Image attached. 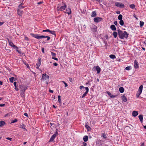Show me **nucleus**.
<instances>
[{"instance_id":"obj_46","label":"nucleus","mask_w":146,"mask_h":146,"mask_svg":"<svg viewBox=\"0 0 146 146\" xmlns=\"http://www.w3.org/2000/svg\"><path fill=\"white\" fill-rule=\"evenodd\" d=\"M50 30L48 29L43 30L42 31L43 32H49Z\"/></svg>"},{"instance_id":"obj_59","label":"nucleus","mask_w":146,"mask_h":146,"mask_svg":"<svg viewBox=\"0 0 146 146\" xmlns=\"http://www.w3.org/2000/svg\"><path fill=\"white\" fill-rule=\"evenodd\" d=\"M3 82H2V81H0V85H3Z\"/></svg>"},{"instance_id":"obj_63","label":"nucleus","mask_w":146,"mask_h":146,"mask_svg":"<svg viewBox=\"0 0 146 146\" xmlns=\"http://www.w3.org/2000/svg\"><path fill=\"white\" fill-rule=\"evenodd\" d=\"M42 3V2H38V4H41Z\"/></svg>"},{"instance_id":"obj_34","label":"nucleus","mask_w":146,"mask_h":146,"mask_svg":"<svg viewBox=\"0 0 146 146\" xmlns=\"http://www.w3.org/2000/svg\"><path fill=\"white\" fill-rule=\"evenodd\" d=\"M144 24V22L143 21H140L139 23L140 26L142 27Z\"/></svg>"},{"instance_id":"obj_2","label":"nucleus","mask_w":146,"mask_h":146,"mask_svg":"<svg viewBox=\"0 0 146 146\" xmlns=\"http://www.w3.org/2000/svg\"><path fill=\"white\" fill-rule=\"evenodd\" d=\"M31 35L34 37H35L37 39H40L42 38H47V41L49 40L50 38V37L46 36L44 35H41V36H39L37 34H31Z\"/></svg>"},{"instance_id":"obj_31","label":"nucleus","mask_w":146,"mask_h":146,"mask_svg":"<svg viewBox=\"0 0 146 146\" xmlns=\"http://www.w3.org/2000/svg\"><path fill=\"white\" fill-rule=\"evenodd\" d=\"M110 58L112 59H114L116 58L115 56V55L113 54L110 55Z\"/></svg>"},{"instance_id":"obj_3","label":"nucleus","mask_w":146,"mask_h":146,"mask_svg":"<svg viewBox=\"0 0 146 146\" xmlns=\"http://www.w3.org/2000/svg\"><path fill=\"white\" fill-rule=\"evenodd\" d=\"M42 81H46L45 83L48 84L49 81V76L46 74H43L41 78Z\"/></svg>"},{"instance_id":"obj_53","label":"nucleus","mask_w":146,"mask_h":146,"mask_svg":"<svg viewBox=\"0 0 146 146\" xmlns=\"http://www.w3.org/2000/svg\"><path fill=\"white\" fill-rule=\"evenodd\" d=\"M69 79L70 82H72V78H69Z\"/></svg>"},{"instance_id":"obj_64","label":"nucleus","mask_w":146,"mask_h":146,"mask_svg":"<svg viewBox=\"0 0 146 146\" xmlns=\"http://www.w3.org/2000/svg\"><path fill=\"white\" fill-rule=\"evenodd\" d=\"M143 127L144 129H146V125L144 126Z\"/></svg>"},{"instance_id":"obj_33","label":"nucleus","mask_w":146,"mask_h":146,"mask_svg":"<svg viewBox=\"0 0 146 146\" xmlns=\"http://www.w3.org/2000/svg\"><path fill=\"white\" fill-rule=\"evenodd\" d=\"M118 19L120 20H122V15L121 14L119 15L118 17Z\"/></svg>"},{"instance_id":"obj_26","label":"nucleus","mask_w":146,"mask_h":146,"mask_svg":"<svg viewBox=\"0 0 146 146\" xmlns=\"http://www.w3.org/2000/svg\"><path fill=\"white\" fill-rule=\"evenodd\" d=\"M5 124V122L3 121H0V127H2Z\"/></svg>"},{"instance_id":"obj_12","label":"nucleus","mask_w":146,"mask_h":146,"mask_svg":"<svg viewBox=\"0 0 146 146\" xmlns=\"http://www.w3.org/2000/svg\"><path fill=\"white\" fill-rule=\"evenodd\" d=\"M41 64V58H38V62L37 64H36V65L37 67H36V68L37 69H38L39 68V67L40 66Z\"/></svg>"},{"instance_id":"obj_7","label":"nucleus","mask_w":146,"mask_h":146,"mask_svg":"<svg viewBox=\"0 0 146 146\" xmlns=\"http://www.w3.org/2000/svg\"><path fill=\"white\" fill-rule=\"evenodd\" d=\"M115 5L121 8H123L124 7V5L122 3L118 2H116L115 3Z\"/></svg>"},{"instance_id":"obj_42","label":"nucleus","mask_w":146,"mask_h":146,"mask_svg":"<svg viewBox=\"0 0 146 146\" xmlns=\"http://www.w3.org/2000/svg\"><path fill=\"white\" fill-rule=\"evenodd\" d=\"M131 68V67L130 66H128L125 68V69L127 70H129Z\"/></svg>"},{"instance_id":"obj_41","label":"nucleus","mask_w":146,"mask_h":146,"mask_svg":"<svg viewBox=\"0 0 146 146\" xmlns=\"http://www.w3.org/2000/svg\"><path fill=\"white\" fill-rule=\"evenodd\" d=\"M17 121V119H15L14 120H13L12 121H11V123H13L16 122Z\"/></svg>"},{"instance_id":"obj_36","label":"nucleus","mask_w":146,"mask_h":146,"mask_svg":"<svg viewBox=\"0 0 146 146\" xmlns=\"http://www.w3.org/2000/svg\"><path fill=\"white\" fill-rule=\"evenodd\" d=\"M61 96H58V102L59 103H61Z\"/></svg>"},{"instance_id":"obj_28","label":"nucleus","mask_w":146,"mask_h":146,"mask_svg":"<svg viewBox=\"0 0 146 146\" xmlns=\"http://www.w3.org/2000/svg\"><path fill=\"white\" fill-rule=\"evenodd\" d=\"M113 35L115 38H116L117 36V34L116 32H114L113 33Z\"/></svg>"},{"instance_id":"obj_15","label":"nucleus","mask_w":146,"mask_h":146,"mask_svg":"<svg viewBox=\"0 0 146 146\" xmlns=\"http://www.w3.org/2000/svg\"><path fill=\"white\" fill-rule=\"evenodd\" d=\"M94 68H96L98 74H99L100 72L101 71V68L98 66H94Z\"/></svg>"},{"instance_id":"obj_4","label":"nucleus","mask_w":146,"mask_h":146,"mask_svg":"<svg viewBox=\"0 0 146 146\" xmlns=\"http://www.w3.org/2000/svg\"><path fill=\"white\" fill-rule=\"evenodd\" d=\"M84 88L86 90V92L82 95V98H83L85 97L87 95V94L89 92V89L88 87H84V86H80V90H82L83 88Z\"/></svg>"},{"instance_id":"obj_47","label":"nucleus","mask_w":146,"mask_h":146,"mask_svg":"<svg viewBox=\"0 0 146 146\" xmlns=\"http://www.w3.org/2000/svg\"><path fill=\"white\" fill-rule=\"evenodd\" d=\"M83 145L81 146H86L87 145V144L86 143L83 142L82 143Z\"/></svg>"},{"instance_id":"obj_55","label":"nucleus","mask_w":146,"mask_h":146,"mask_svg":"<svg viewBox=\"0 0 146 146\" xmlns=\"http://www.w3.org/2000/svg\"><path fill=\"white\" fill-rule=\"evenodd\" d=\"M25 39L27 40H29L27 36H26L25 37Z\"/></svg>"},{"instance_id":"obj_45","label":"nucleus","mask_w":146,"mask_h":146,"mask_svg":"<svg viewBox=\"0 0 146 146\" xmlns=\"http://www.w3.org/2000/svg\"><path fill=\"white\" fill-rule=\"evenodd\" d=\"M141 93H140L139 92H137V93L136 94V96L137 98H138L139 96V95L141 94Z\"/></svg>"},{"instance_id":"obj_17","label":"nucleus","mask_w":146,"mask_h":146,"mask_svg":"<svg viewBox=\"0 0 146 146\" xmlns=\"http://www.w3.org/2000/svg\"><path fill=\"white\" fill-rule=\"evenodd\" d=\"M71 13V10L70 8H67L66 10L65 13L68 14V15H70Z\"/></svg>"},{"instance_id":"obj_32","label":"nucleus","mask_w":146,"mask_h":146,"mask_svg":"<svg viewBox=\"0 0 146 146\" xmlns=\"http://www.w3.org/2000/svg\"><path fill=\"white\" fill-rule=\"evenodd\" d=\"M51 34L54 35L55 36H56V34H55V31H53L50 30L49 32Z\"/></svg>"},{"instance_id":"obj_29","label":"nucleus","mask_w":146,"mask_h":146,"mask_svg":"<svg viewBox=\"0 0 146 146\" xmlns=\"http://www.w3.org/2000/svg\"><path fill=\"white\" fill-rule=\"evenodd\" d=\"M102 137H103L104 139H106L107 137L105 133H102L101 135Z\"/></svg>"},{"instance_id":"obj_49","label":"nucleus","mask_w":146,"mask_h":146,"mask_svg":"<svg viewBox=\"0 0 146 146\" xmlns=\"http://www.w3.org/2000/svg\"><path fill=\"white\" fill-rule=\"evenodd\" d=\"M113 23L116 26L117 25V23L116 21H115Z\"/></svg>"},{"instance_id":"obj_60","label":"nucleus","mask_w":146,"mask_h":146,"mask_svg":"<svg viewBox=\"0 0 146 146\" xmlns=\"http://www.w3.org/2000/svg\"><path fill=\"white\" fill-rule=\"evenodd\" d=\"M120 12L119 11H117L116 12L117 13V14H119L120 13Z\"/></svg>"},{"instance_id":"obj_24","label":"nucleus","mask_w":146,"mask_h":146,"mask_svg":"<svg viewBox=\"0 0 146 146\" xmlns=\"http://www.w3.org/2000/svg\"><path fill=\"white\" fill-rule=\"evenodd\" d=\"M139 118L141 122H142L143 121V115H139Z\"/></svg>"},{"instance_id":"obj_52","label":"nucleus","mask_w":146,"mask_h":146,"mask_svg":"<svg viewBox=\"0 0 146 146\" xmlns=\"http://www.w3.org/2000/svg\"><path fill=\"white\" fill-rule=\"evenodd\" d=\"M53 64V65L55 66H57L58 65L57 63H56V62L54 63Z\"/></svg>"},{"instance_id":"obj_54","label":"nucleus","mask_w":146,"mask_h":146,"mask_svg":"<svg viewBox=\"0 0 146 146\" xmlns=\"http://www.w3.org/2000/svg\"><path fill=\"white\" fill-rule=\"evenodd\" d=\"M5 104H0V107H3L5 106Z\"/></svg>"},{"instance_id":"obj_18","label":"nucleus","mask_w":146,"mask_h":146,"mask_svg":"<svg viewBox=\"0 0 146 146\" xmlns=\"http://www.w3.org/2000/svg\"><path fill=\"white\" fill-rule=\"evenodd\" d=\"M121 98L122 100L124 102H126L127 101V99L126 98V97H125V96L123 95L121 96Z\"/></svg>"},{"instance_id":"obj_37","label":"nucleus","mask_w":146,"mask_h":146,"mask_svg":"<svg viewBox=\"0 0 146 146\" xmlns=\"http://www.w3.org/2000/svg\"><path fill=\"white\" fill-rule=\"evenodd\" d=\"M129 7L133 9L135 8V6L134 4H131L130 5Z\"/></svg>"},{"instance_id":"obj_21","label":"nucleus","mask_w":146,"mask_h":146,"mask_svg":"<svg viewBox=\"0 0 146 146\" xmlns=\"http://www.w3.org/2000/svg\"><path fill=\"white\" fill-rule=\"evenodd\" d=\"M110 28L112 31H116V30L115 27L113 25H112L110 26Z\"/></svg>"},{"instance_id":"obj_56","label":"nucleus","mask_w":146,"mask_h":146,"mask_svg":"<svg viewBox=\"0 0 146 146\" xmlns=\"http://www.w3.org/2000/svg\"><path fill=\"white\" fill-rule=\"evenodd\" d=\"M24 115L26 116H27V117H28V114H27V113H24Z\"/></svg>"},{"instance_id":"obj_22","label":"nucleus","mask_w":146,"mask_h":146,"mask_svg":"<svg viewBox=\"0 0 146 146\" xmlns=\"http://www.w3.org/2000/svg\"><path fill=\"white\" fill-rule=\"evenodd\" d=\"M96 11H93L92 13L91 17H94L96 16Z\"/></svg>"},{"instance_id":"obj_1","label":"nucleus","mask_w":146,"mask_h":146,"mask_svg":"<svg viewBox=\"0 0 146 146\" xmlns=\"http://www.w3.org/2000/svg\"><path fill=\"white\" fill-rule=\"evenodd\" d=\"M117 32L119 37L121 39H123L124 38L126 39L128 37L129 34L126 31H123L119 29L117 30Z\"/></svg>"},{"instance_id":"obj_39","label":"nucleus","mask_w":146,"mask_h":146,"mask_svg":"<svg viewBox=\"0 0 146 146\" xmlns=\"http://www.w3.org/2000/svg\"><path fill=\"white\" fill-rule=\"evenodd\" d=\"M22 3L20 4L19 6L18 7L19 8V9L23 8L24 7L22 6Z\"/></svg>"},{"instance_id":"obj_50","label":"nucleus","mask_w":146,"mask_h":146,"mask_svg":"<svg viewBox=\"0 0 146 146\" xmlns=\"http://www.w3.org/2000/svg\"><path fill=\"white\" fill-rule=\"evenodd\" d=\"M42 51L43 53H44V50L43 48H42Z\"/></svg>"},{"instance_id":"obj_9","label":"nucleus","mask_w":146,"mask_h":146,"mask_svg":"<svg viewBox=\"0 0 146 146\" xmlns=\"http://www.w3.org/2000/svg\"><path fill=\"white\" fill-rule=\"evenodd\" d=\"M66 8V6L64 4V6H62L61 7H57V10L58 11H63V10H65Z\"/></svg>"},{"instance_id":"obj_40","label":"nucleus","mask_w":146,"mask_h":146,"mask_svg":"<svg viewBox=\"0 0 146 146\" xmlns=\"http://www.w3.org/2000/svg\"><path fill=\"white\" fill-rule=\"evenodd\" d=\"M110 97L111 98H115L117 96V95H112V94H111V93H110Z\"/></svg>"},{"instance_id":"obj_35","label":"nucleus","mask_w":146,"mask_h":146,"mask_svg":"<svg viewBox=\"0 0 146 146\" xmlns=\"http://www.w3.org/2000/svg\"><path fill=\"white\" fill-rule=\"evenodd\" d=\"M119 24L121 26H123L124 25V22L123 20H121L119 21Z\"/></svg>"},{"instance_id":"obj_10","label":"nucleus","mask_w":146,"mask_h":146,"mask_svg":"<svg viewBox=\"0 0 146 146\" xmlns=\"http://www.w3.org/2000/svg\"><path fill=\"white\" fill-rule=\"evenodd\" d=\"M9 44L10 46L13 47L14 49L17 50L18 49V48L12 42L9 41Z\"/></svg>"},{"instance_id":"obj_30","label":"nucleus","mask_w":146,"mask_h":146,"mask_svg":"<svg viewBox=\"0 0 146 146\" xmlns=\"http://www.w3.org/2000/svg\"><path fill=\"white\" fill-rule=\"evenodd\" d=\"M85 127L87 129L88 131H90L91 130V128L88 125H85Z\"/></svg>"},{"instance_id":"obj_5","label":"nucleus","mask_w":146,"mask_h":146,"mask_svg":"<svg viewBox=\"0 0 146 146\" xmlns=\"http://www.w3.org/2000/svg\"><path fill=\"white\" fill-rule=\"evenodd\" d=\"M19 88L21 89V91L24 94L25 91L27 89V87L25 86L21 85L19 86Z\"/></svg>"},{"instance_id":"obj_6","label":"nucleus","mask_w":146,"mask_h":146,"mask_svg":"<svg viewBox=\"0 0 146 146\" xmlns=\"http://www.w3.org/2000/svg\"><path fill=\"white\" fill-rule=\"evenodd\" d=\"M57 129L56 130V132H55V133L50 138L49 142H52L53 141L54 139L56 137V135H58V133L57 132Z\"/></svg>"},{"instance_id":"obj_61","label":"nucleus","mask_w":146,"mask_h":146,"mask_svg":"<svg viewBox=\"0 0 146 146\" xmlns=\"http://www.w3.org/2000/svg\"><path fill=\"white\" fill-rule=\"evenodd\" d=\"M88 84H89V85L90 84V82L89 81H88V83H86V84L87 85Z\"/></svg>"},{"instance_id":"obj_11","label":"nucleus","mask_w":146,"mask_h":146,"mask_svg":"<svg viewBox=\"0 0 146 146\" xmlns=\"http://www.w3.org/2000/svg\"><path fill=\"white\" fill-rule=\"evenodd\" d=\"M102 19V18L97 17L94 18V20L95 22L98 23Z\"/></svg>"},{"instance_id":"obj_51","label":"nucleus","mask_w":146,"mask_h":146,"mask_svg":"<svg viewBox=\"0 0 146 146\" xmlns=\"http://www.w3.org/2000/svg\"><path fill=\"white\" fill-rule=\"evenodd\" d=\"M6 139L7 140H8L10 141H11L12 139L10 137H7L6 138Z\"/></svg>"},{"instance_id":"obj_48","label":"nucleus","mask_w":146,"mask_h":146,"mask_svg":"<svg viewBox=\"0 0 146 146\" xmlns=\"http://www.w3.org/2000/svg\"><path fill=\"white\" fill-rule=\"evenodd\" d=\"M52 59L55 60H56L57 61L58 60V59L57 58L55 57H52Z\"/></svg>"},{"instance_id":"obj_19","label":"nucleus","mask_w":146,"mask_h":146,"mask_svg":"<svg viewBox=\"0 0 146 146\" xmlns=\"http://www.w3.org/2000/svg\"><path fill=\"white\" fill-rule=\"evenodd\" d=\"M143 88V86L142 85H141L138 89V92H139L140 93H141Z\"/></svg>"},{"instance_id":"obj_44","label":"nucleus","mask_w":146,"mask_h":146,"mask_svg":"<svg viewBox=\"0 0 146 146\" xmlns=\"http://www.w3.org/2000/svg\"><path fill=\"white\" fill-rule=\"evenodd\" d=\"M61 82H63L65 85V87H66L68 86V85L67 83L64 81H62Z\"/></svg>"},{"instance_id":"obj_8","label":"nucleus","mask_w":146,"mask_h":146,"mask_svg":"<svg viewBox=\"0 0 146 146\" xmlns=\"http://www.w3.org/2000/svg\"><path fill=\"white\" fill-rule=\"evenodd\" d=\"M91 29V30L95 33L97 31V27L95 25H93L92 26Z\"/></svg>"},{"instance_id":"obj_23","label":"nucleus","mask_w":146,"mask_h":146,"mask_svg":"<svg viewBox=\"0 0 146 146\" xmlns=\"http://www.w3.org/2000/svg\"><path fill=\"white\" fill-rule=\"evenodd\" d=\"M119 90L121 93H123L124 92V89L123 87H120L119 89Z\"/></svg>"},{"instance_id":"obj_14","label":"nucleus","mask_w":146,"mask_h":146,"mask_svg":"<svg viewBox=\"0 0 146 146\" xmlns=\"http://www.w3.org/2000/svg\"><path fill=\"white\" fill-rule=\"evenodd\" d=\"M132 115L134 117L137 116L138 114V112L136 111H134L132 113Z\"/></svg>"},{"instance_id":"obj_25","label":"nucleus","mask_w":146,"mask_h":146,"mask_svg":"<svg viewBox=\"0 0 146 146\" xmlns=\"http://www.w3.org/2000/svg\"><path fill=\"white\" fill-rule=\"evenodd\" d=\"M18 14L19 15L21 16L22 14V11L20 10V9H18L17 10Z\"/></svg>"},{"instance_id":"obj_27","label":"nucleus","mask_w":146,"mask_h":146,"mask_svg":"<svg viewBox=\"0 0 146 146\" xmlns=\"http://www.w3.org/2000/svg\"><path fill=\"white\" fill-rule=\"evenodd\" d=\"M14 86H15V89L17 91H18L19 90V89L18 88H17V86H16V84H17V82H14Z\"/></svg>"},{"instance_id":"obj_38","label":"nucleus","mask_w":146,"mask_h":146,"mask_svg":"<svg viewBox=\"0 0 146 146\" xmlns=\"http://www.w3.org/2000/svg\"><path fill=\"white\" fill-rule=\"evenodd\" d=\"M14 77H13L10 78H9V80H10V82H11V83H13V81L14 80Z\"/></svg>"},{"instance_id":"obj_13","label":"nucleus","mask_w":146,"mask_h":146,"mask_svg":"<svg viewBox=\"0 0 146 146\" xmlns=\"http://www.w3.org/2000/svg\"><path fill=\"white\" fill-rule=\"evenodd\" d=\"M25 125L23 123L20 124L19 127L23 129L24 131H27V130L25 128Z\"/></svg>"},{"instance_id":"obj_20","label":"nucleus","mask_w":146,"mask_h":146,"mask_svg":"<svg viewBox=\"0 0 146 146\" xmlns=\"http://www.w3.org/2000/svg\"><path fill=\"white\" fill-rule=\"evenodd\" d=\"M88 136L85 135L84 136L83 139L84 142H87L88 141Z\"/></svg>"},{"instance_id":"obj_58","label":"nucleus","mask_w":146,"mask_h":146,"mask_svg":"<svg viewBox=\"0 0 146 146\" xmlns=\"http://www.w3.org/2000/svg\"><path fill=\"white\" fill-rule=\"evenodd\" d=\"M4 23V22H0V26L2 25Z\"/></svg>"},{"instance_id":"obj_62","label":"nucleus","mask_w":146,"mask_h":146,"mask_svg":"<svg viewBox=\"0 0 146 146\" xmlns=\"http://www.w3.org/2000/svg\"><path fill=\"white\" fill-rule=\"evenodd\" d=\"M21 95H24V94H23V92H22V91H21Z\"/></svg>"},{"instance_id":"obj_16","label":"nucleus","mask_w":146,"mask_h":146,"mask_svg":"<svg viewBox=\"0 0 146 146\" xmlns=\"http://www.w3.org/2000/svg\"><path fill=\"white\" fill-rule=\"evenodd\" d=\"M134 67L135 68H137L139 67L138 63L136 60H135L134 61Z\"/></svg>"},{"instance_id":"obj_43","label":"nucleus","mask_w":146,"mask_h":146,"mask_svg":"<svg viewBox=\"0 0 146 146\" xmlns=\"http://www.w3.org/2000/svg\"><path fill=\"white\" fill-rule=\"evenodd\" d=\"M51 54L52 57H55L56 55L55 53L53 52H51Z\"/></svg>"},{"instance_id":"obj_57","label":"nucleus","mask_w":146,"mask_h":146,"mask_svg":"<svg viewBox=\"0 0 146 146\" xmlns=\"http://www.w3.org/2000/svg\"><path fill=\"white\" fill-rule=\"evenodd\" d=\"M49 91L51 93H53V91L52 90H49Z\"/></svg>"}]
</instances>
